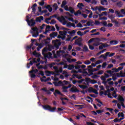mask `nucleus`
I'll return each instance as SVG.
<instances>
[{
  "instance_id": "obj_39",
  "label": "nucleus",
  "mask_w": 125,
  "mask_h": 125,
  "mask_svg": "<svg viewBox=\"0 0 125 125\" xmlns=\"http://www.w3.org/2000/svg\"><path fill=\"white\" fill-rule=\"evenodd\" d=\"M82 51H88V48H87V46L84 45L83 47V49L82 50Z\"/></svg>"
},
{
  "instance_id": "obj_27",
  "label": "nucleus",
  "mask_w": 125,
  "mask_h": 125,
  "mask_svg": "<svg viewBox=\"0 0 125 125\" xmlns=\"http://www.w3.org/2000/svg\"><path fill=\"white\" fill-rule=\"evenodd\" d=\"M110 42V44H112V45H116V44H118V43H119V42L116 40L111 41Z\"/></svg>"
},
{
  "instance_id": "obj_26",
  "label": "nucleus",
  "mask_w": 125,
  "mask_h": 125,
  "mask_svg": "<svg viewBox=\"0 0 125 125\" xmlns=\"http://www.w3.org/2000/svg\"><path fill=\"white\" fill-rule=\"evenodd\" d=\"M115 13V14H117L118 17H124L123 15H121V12L119 10H116Z\"/></svg>"
},
{
  "instance_id": "obj_52",
  "label": "nucleus",
  "mask_w": 125,
  "mask_h": 125,
  "mask_svg": "<svg viewBox=\"0 0 125 125\" xmlns=\"http://www.w3.org/2000/svg\"><path fill=\"white\" fill-rule=\"evenodd\" d=\"M99 77H100V76H98L97 75H94L91 76V78L92 79H97V78H99Z\"/></svg>"
},
{
  "instance_id": "obj_48",
  "label": "nucleus",
  "mask_w": 125,
  "mask_h": 125,
  "mask_svg": "<svg viewBox=\"0 0 125 125\" xmlns=\"http://www.w3.org/2000/svg\"><path fill=\"white\" fill-rule=\"evenodd\" d=\"M105 2H107V0H102L101 3L102 5H105Z\"/></svg>"
},
{
  "instance_id": "obj_12",
  "label": "nucleus",
  "mask_w": 125,
  "mask_h": 125,
  "mask_svg": "<svg viewBox=\"0 0 125 125\" xmlns=\"http://www.w3.org/2000/svg\"><path fill=\"white\" fill-rule=\"evenodd\" d=\"M99 70L97 68H93V69H88V73H90V75L89 76H92L93 75V72H96L97 71H98Z\"/></svg>"
},
{
  "instance_id": "obj_37",
  "label": "nucleus",
  "mask_w": 125,
  "mask_h": 125,
  "mask_svg": "<svg viewBox=\"0 0 125 125\" xmlns=\"http://www.w3.org/2000/svg\"><path fill=\"white\" fill-rule=\"evenodd\" d=\"M68 120H69L70 122H71V123H72V124H73L74 125H79V124L76 123L74 120H73V119H72L71 118L68 119Z\"/></svg>"
},
{
  "instance_id": "obj_57",
  "label": "nucleus",
  "mask_w": 125,
  "mask_h": 125,
  "mask_svg": "<svg viewBox=\"0 0 125 125\" xmlns=\"http://www.w3.org/2000/svg\"><path fill=\"white\" fill-rule=\"evenodd\" d=\"M100 44H101V43H99V42H97L94 43L93 44V45L94 46H98V45H100Z\"/></svg>"
},
{
  "instance_id": "obj_32",
  "label": "nucleus",
  "mask_w": 125,
  "mask_h": 125,
  "mask_svg": "<svg viewBox=\"0 0 125 125\" xmlns=\"http://www.w3.org/2000/svg\"><path fill=\"white\" fill-rule=\"evenodd\" d=\"M53 8L56 11L57 9H58V5H57V3H55L53 5H52Z\"/></svg>"
},
{
  "instance_id": "obj_56",
  "label": "nucleus",
  "mask_w": 125,
  "mask_h": 125,
  "mask_svg": "<svg viewBox=\"0 0 125 125\" xmlns=\"http://www.w3.org/2000/svg\"><path fill=\"white\" fill-rule=\"evenodd\" d=\"M101 44H103L104 47H108V46H109L110 45L107 43L103 44V43H101Z\"/></svg>"
},
{
  "instance_id": "obj_46",
  "label": "nucleus",
  "mask_w": 125,
  "mask_h": 125,
  "mask_svg": "<svg viewBox=\"0 0 125 125\" xmlns=\"http://www.w3.org/2000/svg\"><path fill=\"white\" fill-rule=\"evenodd\" d=\"M106 66H107V62H104L102 64V68L103 69H105L106 68Z\"/></svg>"
},
{
  "instance_id": "obj_5",
  "label": "nucleus",
  "mask_w": 125,
  "mask_h": 125,
  "mask_svg": "<svg viewBox=\"0 0 125 125\" xmlns=\"http://www.w3.org/2000/svg\"><path fill=\"white\" fill-rule=\"evenodd\" d=\"M57 19L61 23H62V25H66V24H67V23L68 22V21H66V19H65V18H64V17L63 16H62L61 18H60V17H58L57 18Z\"/></svg>"
},
{
  "instance_id": "obj_14",
  "label": "nucleus",
  "mask_w": 125,
  "mask_h": 125,
  "mask_svg": "<svg viewBox=\"0 0 125 125\" xmlns=\"http://www.w3.org/2000/svg\"><path fill=\"white\" fill-rule=\"evenodd\" d=\"M71 31H69L67 32V33L69 34L70 35H67L68 38L65 40V42H70V41H71V39H72V36H71Z\"/></svg>"
},
{
  "instance_id": "obj_28",
  "label": "nucleus",
  "mask_w": 125,
  "mask_h": 125,
  "mask_svg": "<svg viewBox=\"0 0 125 125\" xmlns=\"http://www.w3.org/2000/svg\"><path fill=\"white\" fill-rule=\"evenodd\" d=\"M40 80L42 83L43 82L44 83H46V82H48L50 80V78L48 77L46 79H43L42 78H41Z\"/></svg>"
},
{
  "instance_id": "obj_30",
  "label": "nucleus",
  "mask_w": 125,
  "mask_h": 125,
  "mask_svg": "<svg viewBox=\"0 0 125 125\" xmlns=\"http://www.w3.org/2000/svg\"><path fill=\"white\" fill-rule=\"evenodd\" d=\"M43 46V43H40L39 46L37 48V51H40L42 48Z\"/></svg>"
},
{
  "instance_id": "obj_59",
  "label": "nucleus",
  "mask_w": 125,
  "mask_h": 125,
  "mask_svg": "<svg viewBox=\"0 0 125 125\" xmlns=\"http://www.w3.org/2000/svg\"><path fill=\"white\" fill-rule=\"evenodd\" d=\"M63 72V68L61 67L59 68L58 71H57L56 73H62Z\"/></svg>"
},
{
  "instance_id": "obj_62",
  "label": "nucleus",
  "mask_w": 125,
  "mask_h": 125,
  "mask_svg": "<svg viewBox=\"0 0 125 125\" xmlns=\"http://www.w3.org/2000/svg\"><path fill=\"white\" fill-rule=\"evenodd\" d=\"M36 74H31V78L32 79H36Z\"/></svg>"
},
{
  "instance_id": "obj_4",
  "label": "nucleus",
  "mask_w": 125,
  "mask_h": 125,
  "mask_svg": "<svg viewBox=\"0 0 125 125\" xmlns=\"http://www.w3.org/2000/svg\"><path fill=\"white\" fill-rule=\"evenodd\" d=\"M32 31L31 32L32 34V37L33 38H37L39 36V28L38 27H35L31 28Z\"/></svg>"
},
{
  "instance_id": "obj_18",
  "label": "nucleus",
  "mask_w": 125,
  "mask_h": 125,
  "mask_svg": "<svg viewBox=\"0 0 125 125\" xmlns=\"http://www.w3.org/2000/svg\"><path fill=\"white\" fill-rule=\"evenodd\" d=\"M32 70L29 71L30 74H33V73H35V74H37L39 72V70L36 69H35V67L33 66L32 67Z\"/></svg>"
},
{
  "instance_id": "obj_3",
  "label": "nucleus",
  "mask_w": 125,
  "mask_h": 125,
  "mask_svg": "<svg viewBox=\"0 0 125 125\" xmlns=\"http://www.w3.org/2000/svg\"><path fill=\"white\" fill-rule=\"evenodd\" d=\"M42 107L44 110H47V111H49V112H55V110H56V107H52L48 104L42 105Z\"/></svg>"
},
{
  "instance_id": "obj_45",
  "label": "nucleus",
  "mask_w": 125,
  "mask_h": 125,
  "mask_svg": "<svg viewBox=\"0 0 125 125\" xmlns=\"http://www.w3.org/2000/svg\"><path fill=\"white\" fill-rule=\"evenodd\" d=\"M106 111H109V112H110L111 113H112V111H114V109L113 108H110L109 107H105Z\"/></svg>"
},
{
  "instance_id": "obj_40",
  "label": "nucleus",
  "mask_w": 125,
  "mask_h": 125,
  "mask_svg": "<svg viewBox=\"0 0 125 125\" xmlns=\"http://www.w3.org/2000/svg\"><path fill=\"white\" fill-rule=\"evenodd\" d=\"M118 118H120V117H122V118H125V115L123 112H119L118 114Z\"/></svg>"
},
{
  "instance_id": "obj_2",
  "label": "nucleus",
  "mask_w": 125,
  "mask_h": 125,
  "mask_svg": "<svg viewBox=\"0 0 125 125\" xmlns=\"http://www.w3.org/2000/svg\"><path fill=\"white\" fill-rule=\"evenodd\" d=\"M52 43L56 49H59V46L61 45L62 42H61V40L56 39V40H53L52 41Z\"/></svg>"
},
{
  "instance_id": "obj_36",
  "label": "nucleus",
  "mask_w": 125,
  "mask_h": 125,
  "mask_svg": "<svg viewBox=\"0 0 125 125\" xmlns=\"http://www.w3.org/2000/svg\"><path fill=\"white\" fill-rule=\"evenodd\" d=\"M86 11H87L88 12V13H90V14L88 16V18H92V15L93 14V13L92 12H90L89 10H86Z\"/></svg>"
},
{
  "instance_id": "obj_43",
  "label": "nucleus",
  "mask_w": 125,
  "mask_h": 125,
  "mask_svg": "<svg viewBox=\"0 0 125 125\" xmlns=\"http://www.w3.org/2000/svg\"><path fill=\"white\" fill-rule=\"evenodd\" d=\"M109 54H110V52H109L105 53V56H104L103 58H104V59H107V57H108Z\"/></svg>"
},
{
  "instance_id": "obj_13",
  "label": "nucleus",
  "mask_w": 125,
  "mask_h": 125,
  "mask_svg": "<svg viewBox=\"0 0 125 125\" xmlns=\"http://www.w3.org/2000/svg\"><path fill=\"white\" fill-rule=\"evenodd\" d=\"M116 75L119 78H125V73H124L123 71H121L120 73H117Z\"/></svg>"
},
{
  "instance_id": "obj_33",
  "label": "nucleus",
  "mask_w": 125,
  "mask_h": 125,
  "mask_svg": "<svg viewBox=\"0 0 125 125\" xmlns=\"http://www.w3.org/2000/svg\"><path fill=\"white\" fill-rule=\"evenodd\" d=\"M48 51V48L47 47H45L42 50V54H44L45 52H47Z\"/></svg>"
},
{
  "instance_id": "obj_8",
  "label": "nucleus",
  "mask_w": 125,
  "mask_h": 125,
  "mask_svg": "<svg viewBox=\"0 0 125 125\" xmlns=\"http://www.w3.org/2000/svg\"><path fill=\"white\" fill-rule=\"evenodd\" d=\"M112 70H107L106 71V73H107V74H109V75H110V77H112V76H114V73H118V69L116 68H112Z\"/></svg>"
},
{
  "instance_id": "obj_23",
  "label": "nucleus",
  "mask_w": 125,
  "mask_h": 125,
  "mask_svg": "<svg viewBox=\"0 0 125 125\" xmlns=\"http://www.w3.org/2000/svg\"><path fill=\"white\" fill-rule=\"evenodd\" d=\"M124 119H125V118H121L120 119L115 118L113 120V122H114V123H120L121 121L124 120Z\"/></svg>"
},
{
  "instance_id": "obj_41",
  "label": "nucleus",
  "mask_w": 125,
  "mask_h": 125,
  "mask_svg": "<svg viewBox=\"0 0 125 125\" xmlns=\"http://www.w3.org/2000/svg\"><path fill=\"white\" fill-rule=\"evenodd\" d=\"M82 40L81 38H79V47H81V46H83V45L82 43V42H81Z\"/></svg>"
},
{
  "instance_id": "obj_9",
  "label": "nucleus",
  "mask_w": 125,
  "mask_h": 125,
  "mask_svg": "<svg viewBox=\"0 0 125 125\" xmlns=\"http://www.w3.org/2000/svg\"><path fill=\"white\" fill-rule=\"evenodd\" d=\"M86 66L85 65H79V73H85V74H87V72L85 70H83L82 69H84Z\"/></svg>"
},
{
  "instance_id": "obj_31",
  "label": "nucleus",
  "mask_w": 125,
  "mask_h": 125,
  "mask_svg": "<svg viewBox=\"0 0 125 125\" xmlns=\"http://www.w3.org/2000/svg\"><path fill=\"white\" fill-rule=\"evenodd\" d=\"M92 23H93V21H87L86 22V25H84V27H87V26H93V24H92Z\"/></svg>"
},
{
  "instance_id": "obj_15",
  "label": "nucleus",
  "mask_w": 125,
  "mask_h": 125,
  "mask_svg": "<svg viewBox=\"0 0 125 125\" xmlns=\"http://www.w3.org/2000/svg\"><path fill=\"white\" fill-rule=\"evenodd\" d=\"M37 6H38L37 3H34L31 7V8L32 9V12L34 13V14H36V7H37Z\"/></svg>"
},
{
  "instance_id": "obj_25",
  "label": "nucleus",
  "mask_w": 125,
  "mask_h": 125,
  "mask_svg": "<svg viewBox=\"0 0 125 125\" xmlns=\"http://www.w3.org/2000/svg\"><path fill=\"white\" fill-rule=\"evenodd\" d=\"M54 46H53L52 45L48 44V51H51L52 49H54Z\"/></svg>"
},
{
  "instance_id": "obj_38",
  "label": "nucleus",
  "mask_w": 125,
  "mask_h": 125,
  "mask_svg": "<svg viewBox=\"0 0 125 125\" xmlns=\"http://www.w3.org/2000/svg\"><path fill=\"white\" fill-rule=\"evenodd\" d=\"M75 68V66L74 65L69 64L68 65V70H73Z\"/></svg>"
},
{
  "instance_id": "obj_22",
  "label": "nucleus",
  "mask_w": 125,
  "mask_h": 125,
  "mask_svg": "<svg viewBox=\"0 0 125 125\" xmlns=\"http://www.w3.org/2000/svg\"><path fill=\"white\" fill-rule=\"evenodd\" d=\"M45 74H46L47 77L50 76V75H54V72H53L52 71H45Z\"/></svg>"
},
{
  "instance_id": "obj_19",
  "label": "nucleus",
  "mask_w": 125,
  "mask_h": 125,
  "mask_svg": "<svg viewBox=\"0 0 125 125\" xmlns=\"http://www.w3.org/2000/svg\"><path fill=\"white\" fill-rule=\"evenodd\" d=\"M112 23H114L115 27H119L120 26V22L117 21L116 20H112Z\"/></svg>"
},
{
  "instance_id": "obj_55",
  "label": "nucleus",
  "mask_w": 125,
  "mask_h": 125,
  "mask_svg": "<svg viewBox=\"0 0 125 125\" xmlns=\"http://www.w3.org/2000/svg\"><path fill=\"white\" fill-rule=\"evenodd\" d=\"M123 2L120 1L119 2L117 3V5L118 6H119V7H122V6H123Z\"/></svg>"
},
{
  "instance_id": "obj_20",
  "label": "nucleus",
  "mask_w": 125,
  "mask_h": 125,
  "mask_svg": "<svg viewBox=\"0 0 125 125\" xmlns=\"http://www.w3.org/2000/svg\"><path fill=\"white\" fill-rule=\"evenodd\" d=\"M67 33H68V31L64 30L63 31H59V34L61 35V36H66Z\"/></svg>"
},
{
  "instance_id": "obj_6",
  "label": "nucleus",
  "mask_w": 125,
  "mask_h": 125,
  "mask_svg": "<svg viewBox=\"0 0 125 125\" xmlns=\"http://www.w3.org/2000/svg\"><path fill=\"white\" fill-rule=\"evenodd\" d=\"M28 26L34 27L36 24V21L34 19H31L30 20L29 19L26 20Z\"/></svg>"
},
{
  "instance_id": "obj_42",
  "label": "nucleus",
  "mask_w": 125,
  "mask_h": 125,
  "mask_svg": "<svg viewBox=\"0 0 125 125\" xmlns=\"http://www.w3.org/2000/svg\"><path fill=\"white\" fill-rule=\"evenodd\" d=\"M105 50H106V49H103V50L97 53L96 54L97 56H99V55H100V54H101V53H103L105 52Z\"/></svg>"
},
{
  "instance_id": "obj_58",
  "label": "nucleus",
  "mask_w": 125,
  "mask_h": 125,
  "mask_svg": "<svg viewBox=\"0 0 125 125\" xmlns=\"http://www.w3.org/2000/svg\"><path fill=\"white\" fill-rule=\"evenodd\" d=\"M94 40H95V39H94V38H92V39H90L88 41V43H91V42H92L94 41Z\"/></svg>"
},
{
  "instance_id": "obj_29",
  "label": "nucleus",
  "mask_w": 125,
  "mask_h": 125,
  "mask_svg": "<svg viewBox=\"0 0 125 125\" xmlns=\"http://www.w3.org/2000/svg\"><path fill=\"white\" fill-rule=\"evenodd\" d=\"M42 43H43V45H47V44L50 43V41H47L44 39Z\"/></svg>"
},
{
  "instance_id": "obj_7",
  "label": "nucleus",
  "mask_w": 125,
  "mask_h": 125,
  "mask_svg": "<svg viewBox=\"0 0 125 125\" xmlns=\"http://www.w3.org/2000/svg\"><path fill=\"white\" fill-rule=\"evenodd\" d=\"M98 10L99 12H101L102 11H106L107 10V8H104V7L102 6H96L95 7V11H97Z\"/></svg>"
},
{
  "instance_id": "obj_64",
  "label": "nucleus",
  "mask_w": 125,
  "mask_h": 125,
  "mask_svg": "<svg viewBox=\"0 0 125 125\" xmlns=\"http://www.w3.org/2000/svg\"><path fill=\"white\" fill-rule=\"evenodd\" d=\"M86 124L87 125H95L94 124L91 123V122H86Z\"/></svg>"
},
{
  "instance_id": "obj_63",
  "label": "nucleus",
  "mask_w": 125,
  "mask_h": 125,
  "mask_svg": "<svg viewBox=\"0 0 125 125\" xmlns=\"http://www.w3.org/2000/svg\"><path fill=\"white\" fill-rule=\"evenodd\" d=\"M101 79L102 80V81H106V78L105 77V76H102L101 77Z\"/></svg>"
},
{
  "instance_id": "obj_11",
  "label": "nucleus",
  "mask_w": 125,
  "mask_h": 125,
  "mask_svg": "<svg viewBox=\"0 0 125 125\" xmlns=\"http://www.w3.org/2000/svg\"><path fill=\"white\" fill-rule=\"evenodd\" d=\"M58 94L59 95H61V96H64V95H63V94L61 93V92H60V91L56 89L55 90V92L54 93V95L55 97H57V95Z\"/></svg>"
},
{
  "instance_id": "obj_16",
  "label": "nucleus",
  "mask_w": 125,
  "mask_h": 125,
  "mask_svg": "<svg viewBox=\"0 0 125 125\" xmlns=\"http://www.w3.org/2000/svg\"><path fill=\"white\" fill-rule=\"evenodd\" d=\"M58 35V33L56 32H54L50 34V37L52 39L55 38V37H57Z\"/></svg>"
},
{
  "instance_id": "obj_21",
  "label": "nucleus",
  "mask_w": 125,
  "mask_h": 125,
  "mask_svg": "<svg viewBox=\"0 0 125 125\" xmlns=\"http://www.w3.org/2000/svg\"><path fill=\"white\" fill-rule=\"evenodd\" d=\"M42 21H43V16H40V17L36 18V22H39V23H41Z\"/></svg>"
},
{
  "instance_id": "obj_35",
  "label": "nucleus",
  "mask_w": 125,
  "mask_h": 125,
  "mask_svg": "<svg viewBox=\"0 0 125 125\" xmlns=\"http://www.w3.org/2000/svg\"><path fill=\"white\" fill-rule=\"evenodd\" d=\"M108 18H109V19H111V22H112V20H115L114 19H115V16H114V15H108Z\"/></svg>"
},
{
  "instance_id": "obj_24",
  "label": "nucleus",
  "mask_w": 125,
  "mask_h": 125,
  "mask_svg": "<svg viewBox=\"0 0 125 125\" xmlns=\"http://www.w3.org/2000/svg\"><path fill=\"white\" fill-rule=\"evenodd\" d=\"M118 101H120V102H125V99H124V97L123 96L119 95L118 98H117Z\"/></svg>"
},
{
  "instance_id": "obj_50",
  "label": "nucleus",
  "mask_w": 125,
  "mask_h": 125,
  "mask_svg": "<svg viewBox=\"0 0 125 125\" xmlns=\"http://www.w3.org/2000/svg\"><path fill=\"white\" fill-rule=\"evenodd\" d=\"M68 11H69L70 12H71L72 13V14L75 13V10L72 9V7H70Z\"/></svg>"
},
{
  "instance_id": "obj_47",
  "label": "nucleus",
  "mask_w": 125,
  "mask_h": 125,
  "mask_svg": "<svg viewBox=\"0 0 125 125\" xmlns=\"http://www.w3.org/2000/svg\"><path fill=\"white\" fill-rule=\"evenodd\" d=\"M79 86L81 87V88H83V89H85L87 86L84 85H79Z\"/></svg>"
},
{
  "instance_id": "obj_44",
  "label": "nucleus",
  "mask_w": 125,
  "mask_h": 125,
  "mask_svg": "<svg viewBox=\"0 0 125 125\" xmlns=\"http://www.w3.org/2000/svg\"><path fill=\"white\" fill-rule=\"evenodd\" d=\"M57 21L54 19H53L51 20V22H50V24L51 25H54V24H56Z\"/></svg>"
},
{
  "instance_id": "obj_54",
  "label": "nucleus",
  "mask_w": 125,
  "mask_h": 125,
  "mask_svg": "<svg viewBox=\"0 0 125 125\" xmlns=\"http://www.w3.org/2000/svg\"><path fill=\"white\" fill-rule=\"evenodd\" d=\"M84 64H85V65H89V64H90V63H91V62L88 60H87L86 61L84 62Z\"/></svg>"
},
{
  "instance_id": "obj_17",
  "label": "nucleus",
  "mask_w": 125,
  "mask_h": 125,
  "mask_svg": "<svg viewBox=\"0 0 125 125\" xmlns=\"http://www.w3.org/2000/svg\"><path fill=\"white\" fill-rule=\"evenodd\" d=\"M69 90L71 92H79V89H77L76 86L71 87Z\"/></svg>"
},
{
  "instance_id": "obj_1",
  "label": "nucleus",
  "mask_w": 125,
  "mask_h": 125,
  "mask_svg": "<svg viewBox=\"0 0 125 125\" xmlns=\"http://www.w3.org/2000/svg\"><path fill=\"white\" fill-rule=\"evenodd\" d=\"M86 83L87 85H89V83H91V84H95V83H97V81L95 80H91L90 78L88 77H86L85 80L83 79H81V80L79 81V83Z\"/></svg>"
},
{
  "instance_id": "obj_61",
  "label": "nucleus",
  "mask_w": 125,
  "mask_h": 125,
  "mask_svg": "<svg viewBox=\"0 0 125 125\" xmlns=\"http://www.w3.org/2000/svg\"><path fill=\"white\" fill-rule=\"evenodd\" d=\"M76 34V30H72L71 31V36H75V34Z\"/></svg>"
},
{
  "instance_id": "obj_53",
  "label": "nucleus",
  "mask_w": 125,
  "mask_h": 125,
  "mask_svg": "<svg viewBox=\"0 0 125 125\" xmlns=\"http://www.w3.org/2000/svg\"><path fill=\"white\" fill-rule=\"evenodd\" d=\"M77 78V79H79V75H77V74H73L72 75V78H73V79H75V78Z\"/></svg>"
},
{
  "instance_id": "obj_51",
  "label": "nucleus",
  "mask_w": 125,
  "mask_h": 125,
  "mask_svg": "<svg viewBox=\"0 0 125 125\" xmlns=\"http://www.w3.org/2000/svg\"><path fill=\"white\" fill-rule=\"evenodd\" d=\"M43 55H44V58H50V57L48 54H44Z\"/></svg>"
},
{
  "instance_id": "obj_34",
  "label": "nucleus",
  "mask_w": 125,
  "mask_h": 125,
  "mask_svg": "<svg viewBox=\"0 0 125 125\" xmlns=\"http://www.w3.org/2000/svg\"><path fill=\"white\" fill-rule=\"evenodd\" d=\"M66 4H67V1L66 0H63L62 1V3L61 5V7H64V6H65V5H66Z\"/></svg>"
},
{
  "instance_id": "obj_60",
  "label": "nucleus",
  "mask_w": 125,
  "mask_h": 125,
  "mask_svg": "<svg viewBox=\"0 0 125 125\" xmlns=\"http://www.w3.org/2000/svg\"><path fill=\"white\" fill-rule=\"evenodd\" d=\"M103 73H104V71L103 70H101L100 71H98L97 74L98 75H103Z\"/></svg>"
},
{
  "instance_id": "obj_49",
  "label": "nucleus",
  "mask_w": 125,
  "mask_h": 125,
  "mask_svg": "<svg viewBox=\"0 0 125 125\" xmlns=\"http://www.w3.org/2000/svg\"><path fill=\"white\" fill-rule=\"evenodd\" d=\"M95 100L97 102H98V103H99L101 105H103V103H102V102H101V101H100L99 99H95Z\"/></svg>"
},
{
  "instance_id": "obj_10",
  "label": "nucleus",
  "mask_w": 125,
  "mask_h": 125,
  "mask_svg": "<svg viewBox=\"0 0 125 125\" xmlns=\"http://www.w3.org/2000/svg\"><path fill=\"white\" fill-rule=\"evenodd\" d=\"M53 83L54 84L55 86H61V85H63V82L62 81H59L58 82H54Z\"/></svg>"
}]
</instances>
